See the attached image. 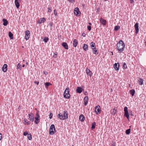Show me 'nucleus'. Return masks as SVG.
<instances>
[{
    "mask_svg": "<svg viewBox=\"0 0 146 146\" xmlns=\"http://www.w3.org/2000/svg\"><path fill=\"white\" fill-rule=\"evenodd\" d=\"M125 44L123 41L121 40H119L117 44V49L119 53H121L124 50L125 48Z\"/></svg>",
    "mask_w": 146,
    "mask_h": 146,
    "instance_id": "obj_1",
    "label": "nucleus"
},
{
    "mask_svg": "<svg viewBox=\"0 0 146 146\" xmlns=\"http://www.w3.org/2000/svg\"><path fill=\"white\" fill-rule=\"evenodd\" d=\"M58 117L60 120H64L68 118V112L66 111H64L63 114L61 113H59L58 115Z\"/></svg>",
    "mask_w": 146,
    "mask_h": 146,
    "instance_id": "obj_2",
    "label": "nucleus"
},
{
    "mask_svg": "<svg viewBox=\"0 0 146 146\" xmlns=\"http://www.w3.org/2000/svg\"><path fill=\"white\" fill-rule=\"evenodd\" d=\"M70 88H67L65 89L64 93V98L68 99L70 98V95L69 94Z\"/></svg>",
    "mask_w": 146,
    "mask_h": 146,
    "instance_id": "obj_3",
    "label": "nucleus"
},
{
    "mask_svg": "<svg viewBox=\"0 0 146 146\" xmlns=\"http://www.w3.org/2000/svg\"><path fill=\"white\" fill-rule=\"evenodd\" d=\"M56 131L55 127V126L54 124H52L50 126L49 130V134L53 135Z\"/></svg>",
    "mask_w": 146,
    "mask_h": 146,
    "instance_id": "obj_4",
    "label": "nucleus"
},
{
    "mask_svg": "<svg viewBox=\"0 0 146 146\" xmlns=\"http://www.w3.org/2000/svg\"><path fill=\"white\" fill-rule=\"evenodd\" d=\"M124 116L126 117L127 119L129 120V114L128 110V108L127 107H125L124 108Z\"/></svg>",
    "mask_w": 146,
    "mask_h": 146,
    "instance_id": "obj_5",
    "label": "nucleus"
},
{
    "mask_svg": "<svg viewBox=\"0 0 146 146\" xmlns=\"http://www.w3.org/2000/svg\"><path fill=\"white\" fill-rule=\"evenodd\" d=\"M28 119L32 121H33L34 119V114L32 113H30L28 114Z\"/></svg>",
    "mask_w": 146,
    "mask_h": 146,
    "instance_id": "obj_6",
    "label": "nucleus"
},
{
    "mask_svg": "<svg viewBox=\"0 0 146 146\" xmlns=\"http://www.w3.org/2000/svg\"><path fill=\"white\" fill-rule=\"evenodd\" d=\"M35 122L36 124H37L40 121V116L37 113H36V116L35 117Z\"/></svg>",
    "mask_w": 146,
    "mask_h": 146,
    "instance_id": "obj_7",
    "label": "nucleus"
},
{
    "mask_svg": "<svg viewBox=\"0 0 146 146\" xmlns=\"http://www.w3.org/2000/svg\"><path fill=\"white\" fill-rule=\"evenodd\" d=\"M74 14L76 15L79 16L80 14V12L79 11L78 7L76 8L74 10Z\"/></svg>",
    "mask_w": 146,
    "mask_h": 146,
    "instance_id": "obj_8",
    "label": "nucleus"
},
{
    "mask_svg": "<svg viewBox=\"0 0 146 146\" xmlns=\"http://www.w3.org/2000/svg\"><path fill=\"white\" fill-rule=\"evenodd\" d=\"M100 108V107L99 106H96L95 107V111L97 114H98L100 113L101 110Z\"/></svg>",
    "mask_w": 146,
    "mask_h": 146,
    "instance_id": "obj_9",
    "label": "nucleus"
},
{
    "mask_svg": "<svg viewBox=\"0 0 146 146\" xmlns=\"http://www.w3.org/2000/svg\"><path fill=\"white\" fill-rule=\"evenodd\" d=\"M25 38L26 40H28L29 37L30 32L28 30H27L25 31Z\"/></svg>",
    "mask_w": 146,
    "mask_h": 146,
    "instance_id": "obj_10",
    "label": "nucleus"
},
{
    "mask_svg": "<svg viewBox=\"0 0 146 146\" xmlns=\"http://www.w3.org/2000/svg\"><path fill=\"white\" fill-rule=\"evenodd\" d=\"M139 24L138 23H136L135 25L134 26L135 28V33L136 34H137L138 32L139 31V25H138Z\"/></svg>",
    "mask_w": 146,
    "mask_h": 146,
    "instance_id": "obj_11",
    "label": "nucleus"
},
{
    "mask_svg": "<svg viewBox=\"0 0 146 146\" xmlns=\"http://www.w3.org/2000/svg\"><path fill=\"white\" fill-rule=\"evenodd\" d=\"M86 71L87 75H89L90 77L92 76V72L87 68H86Z\"/></svg>",
    "mask_w": 146,
    "mask_h": 146,
    "instance_id": "obj_12",
    "label": "nucleus"
},
{
    "mask_svg": "<svg viewBox=\"0 0 146 146\" xmlns=\"http://www.w3.org/2000/svg\"><path fill=\"white\" fill-rule=\"evenodd\" d=\"M114 68L115 70H118L119 69V64L115 63L114 65Z\"/></svg>",
    "mask_w": 146,
    "mask_h": 146,
    "instance_id": "obj_13",
    "label": "nucleus"
},
{
    "mask_svg": "<svg viewBox=\"0 0 146 146\" xmlns=\"http://www.w3.org/2000/svg\"><path fill=\"white\" fill-rule=\"evenodd\" d=\"M7 64H4L2 68L3 71L4 72H6L7 70Z\"/></svg>",
    "mask_w": 146,
    "mask_h": 146,
    "instance_id": "obj_14",
    "label": "nucleus"
},
{
    "mask_svg": "<svg viewBox=\"0 0 146 146\" xmlns=\"http://www.w3.org/2000/svg\"><path fill=\"white\" fill-rule=\"evenodd\" d=\"M20 0H15V5L17 8H18L20 6V4L19 3V1H20Z\"/></svg>",
    "mask_w": 146,
    "mask_h": 146,
    "instance_id": "obj_15",
    "label": "nucleus"
},
{
    "mask_svg": "<svg viewBox=\"0 0 146 146\" xmlns=\"http://www.w3.org/2000/svg\"><path fill=\"white\" fill-rule=\"evenodd\" d=\"M100 23L104 25H106V21L104 19H100Z\"/></svg>",
    "mask_w": 146,
    "mask_h": 146,
    "instance_id": "obj_16",
    "label": "nucleus"
},
{
    "mask_svg": "<svg viewBox=\"0 0 146 146\" xmlns=\"http://www.w3.org/2000/svg\"><path fill=\"white\" fill-rule=\"evenodd\" d=\"M84 105L85 106H86L88 100V97L87 96L85 97L84 98Z\"/></svg>",
    "mask_w": 146,
    "mask_h": 146,
    "instance_id": "obj_17",
    "label": "nucleus"
},
{
    "mask_svg": "<svg viewBox=\"0 0 146 146\" xmlns=\"http://www.w3.org/2000/svg\"><path fill=\"white\" fill-rule=\"evenodd\" d=\"M76 91L77 93L80 94L82 92V89L81 87H78L77 88Z\"/></svg>",
    "mask_w": 146,
    "mask_h": 146,
    "instance_id": "obj_18",
    "label": "nucleus"
},
{
    "mask_svg": "<svg viewBox=\"0 0 146 146\" xmlns=\"http://www.w3.org/2000/svg\"><path fill=\"white\" fill-rule=\"evenodd\" d=\"M79 119L81 121H83L85 119V117L83 115L81 114L79 116Z\"/></svg>",
    "mask_w": 146,
    "mask_h": 146,
    "instance_id": "obj_19",
    "label": "nucleus"
},
{
    "mask_svg": "<svg viewBox=\"0 0 146 146\" xmlns=\"http://www.w3.org/2000/svg\"><path fill=\"white\" fill-rule=\"evenodd\" d=\"M62 46L66 49H68V46L66 42H63L62 44Z\"/></svg>",
    "mask_w": 146,
    "mask_h": 146,
    "instance_id": "obj_20",
    "label": "nucleus"
},
{
    "mask_svg": "<svg viewBox=\"0 0 146 146\" xmlns=\"http://www.w3.org/2000/svg\"><path fill=\"white\" fill-rule=\"evenodd\" d=\"M90 46L92 49H96L95 44L93 42H92L90 43Z\"/></svg>",
    "mask_w": 146,
    "mask_h": 146,
    "instance_id": "obj_21",
    "label": "nucleus"
},
{
    "mask_svg": "<svg viewBox=\"0 0 146 146\" xmlns=\"http://www.w3.org/2000/svg\"><path fill=\"white\" fill-rule=\"evenodd\" d=\"M2 21L3 22V25L5 26H7L8 23V21L6 19H3Z\"/></svg>",
    "mask_w": 146,
    "mask_h": 146,
    "instance_id": "obj_22",
    "label": "nucleus"
},
{
    "mask_svg": "<svg viewBox=\"0 0 146 146\" xmlns=\"http://www.w3.org/2000/svg\"><path fill=\"white\" fill-rule=\"evenodd\" d=\"M78 44V40L76 39H74L73 40V45L74 46L76 47Z\"/></svg>",
    "mask_w": 146,
    "mask_h": 146,
    "instance_id": "obj_23",
    "label": "nucleus"
},
{
    "mask_svg": "<svg viewBox=\"0 0 146 146\" xmlns=\"http://www.w3.org/2000/svg\"><path fill=\"white\" fill-rule=\"evenodd\" d=\"M46 19H40V20L39 19L38 21H37V22L39 24H41L42 23H44Z\"/></svg>",
    "mask_w": 146,
    "mask_h": 146,
    "instance_id": "obj_24",
    "label": "nucleus"
},
{
    "mask_svg": "<svg viewBox=\"0 0 146 146\" xmlns=\"http://www.w3.org/2000/svg\"><path fill=\"white\" fill-rule=\"evenodd\" d=\"M143 80L141 78H139L138 81V83L140 85H142L143 84Z\"/></svg>",
    "mask_w": 146,
    "mask_h": 146,
    "instance_id": "obj_25",
    "label": "nucleus"
},
{
    "mask_svg": "<svg viewBox=\"0 0 146 146\" xmlns=\"http://www.w3.org/2000/svg\"><path fill=\"white\" fill-rule=\"evenodd\" d=\"M83 48L85 51H86L88 50V45L86 44H84L83 46Z\"/></svg>",
    "mask_w": 146,
    "mask_h": 146,
    "instance_id": "obj_26",
    "label": "nucleus"
},
{
    "mask_svg": "<svg viewBox=\"0 0 146 146\" xmlns=\"http://www.w3.org/2000/svg\"><path fill=\"white\" fill-rule=\"evenodd\" d=\"M51 85L52 84L50 83L49 82H46L44 84V85L46 88H48V86H49Z\"/></svg>",
    "mask_w": 146,
    "mask_h": 146,
    "instance_id": "obj_27",
    "label": "nucleus"
},
{
    "mask_svg": "<svg viewBox=\"0 0 146 146\" xmlns=\"http://www.w3.org/2000/svg\"><path fill=\"white\" fill-rule=\"evenodd\" d=\"M9 36L11 39H13V35L10 31L9 32Z\"/></svg>",
    "mask_w": 146,
    "mask_h": 146,
    "instance_id": "obj_28",
    "label": "nucleus"
},
{
    "mask_svg": "<svg viewBox=\"0 0 146 146\" xmlns=\"http://www.w3.org/2000/svg\"><path fill=\"white\" fill-rule=\"evenodd\" d=\"M135 92V90L133 89L131 90L130 91V94L132 95V96L134 95Z\"/></svg>",
    "mask_w": 146,
    "mask_h": 146,
    "instance_id": "obj_29",
    "label": "nucleus"
},
{
    "mask_svg": "<svg viewBox=\"0 0 146 146\" xmlns=\"http://www.w3.org/2000/svg\"><path fill=\"white\" fill-rule=\"evenodd\" d=\"M92 51L93 53L97 55L98 54V52H97V50H96V49H92Z\"/></svg>",
    "mask_w": 146,
    "mask_h": 146,
    "instance_id": "obj_30",
    "label": "nucleus"
},
{
    "mask_svg": "<svg viewBox=\"0 0 146 146\" xmlns=\"http://www.w3.org/2000/svg\"><path fill=\"white\" fill-rule=\"evenodd\" d=\"M96 125V123L95 122H93L92 123L91 129H93L95 128Z\"/></svg>",
    "mask_w": 146,
    "mask_h": 146,
    "instance_id": "obj_31",
    "label": "nucleus"
},
{
    "mask_svg": "<svg viewBox=\"0 0 146 146\" xmlns=\"http://www.w3.org/2000/svg\"><path fill=\"white\" fill-rule=\"evenodd\" d=\"M117 112V110L115 109V108L113 109V111L112 113V114L113 115H114Z\"/></svg>",
    "mask_w": 146,
    "mask_h": 146,
    "instance_id": "obj_32",
    "label": "nucleus"
},
{
    "mask_svg": "<svg viewBox=\"0 0 146 146\" xmlns=\"http://www.w3.org/2000/svg\"><path fill=\"white\" fill-rule=\"evenodd\" d=\"M49 39L48 37H44V39L43 40L45 42H47Z\"/></svg>",
    "mask_w": 146,
    "mask_h": 146,
    "instance_id": "obj_33",
    "label": "nucleus"
},
{
    "mask_svg": "<svg viewBox=\"0 0 146 146\" xmlns=\"http://www.w3.org/2000/svg\"><path fill=\"white\" fill-rule=\"evenodd\" d=\"M21 65L20 63H18L17 66V69H19L20 70L21 69Z\"/></svg>",
    "mask_w": 146,
    "mask_h": 146,
    "instance_id": "obj_34",
    "label": "nucleus"
},
{
    "mask_svg": "<svg viewBox=\"0 0 146 146\" xmlns=\"http://www.w3.org/2000/svg\"><path fill=\"white\" fill-rule=\"evenodd\" d=\"M130 131H131L130 129H127L125 133L129 135L130 133Z\"/></svg>",
    "mask_w": 146,
    "mask_h": 146,
    "instance_id": "obj_35",
    "label": "nucleus"
},
{
    "mask_svg": "<svg viewBox=\"0 0 146 146\" xmlns=\"http://www.w3.org/2000/svg\"><path fill=\"white\" fill-rule=\"evenodd\" d=\"M27 137L29 140H31L32 139V136L30 134H28Z\"/></svg>",
    "mask_w": 146,
    "mask_h": 146,
    "instance_id": "obj_36",
    "label": "nucleus"
},
{
    "mask_svg": "<svg viewBox=\"0 0 146 146\" xmlns=\"http://www.w3.org/2000/svg\"><path fill=\"white\" fill-rule=\"evenodd\" d=\"M127 66L126 63L125 62H124L123 66V68L124 69L127 68Z\"/></svg>",
    "mask_w": 146,
    "mask_h": 146,
    "instance_id": "obj_37",
    "label": "nucleus"
},
{
    "mask_svg": "<svg viewBox=\"0 0 146 146\" xmlns=\"http://www.w3.org/2000/svg\"><path fill=\"white\" fill-rule=\"evenodd\" d=\"M52 8L51 7H49L48 8V12H50L51 11Z\"/></svg>",
    "mask_w": 146,
    "mask_h": 146,
    "instance_id": "obj_38",
    "label": "nucleus"
},
{
    "mask_svg": "<svg viewBox=\"0 0 146 146\" xmlns=\"http://www.w3.org/2000/svg\"><path fill=\"white\" fill-rule=\"evenodd\" d=\"M119 28V27L116 26L114 27V30L115 31H117L118 30Z\"/></svg>",
    "mask_w": 146,
    "mask_h": 146,
    "instance_id": "obj_39",
    "label": "nucleus"
},
{
    "mask_svg": "<svg viewBox=\"0 0 146 146\" xmlns=\"http://www.w3.org/2000/svg\"><path fill=\"white\" fill-rule=\"evenodd\" d=\"M54 14L55 15V16H56L57 15V13L56 9L54 10Z\"/></svg>",
    "mask_w": 146,
    "mask_h": 146,
    "instance_id": "obj_40",
    "label": "nucleus"
},
{
    "mask_svg": "<svg viewBox=\"0 0 146 146\" xmlns=\"http://www.w3.org/2000/svg\"><path fill=\"white\" fill-rule=\"evenodd\" d=\"M52 115H53L52 113H50V115H49V118L50 119H52Z\"/></svg>",
    "mask_w": 146,
    "mask_h": 146,
    "instance_id": "obj_41",
    "label": "nucleus"
},
{
    "mask_svg": "<svg viewBox=\"0 0 146 146\" xmlns=\"http://www.w3.org/2000/svg\"><path fill=\"white\" fill-rule=\"evenodd\" d=\"M89 31H90L91 29V26H88L87 27Z\"/></svg>",
    "mask_w": 146,
    "mask_h": 146,
    "instance_id": "obj_42",
    "label": "nucleus"
},
{
    "mask_svg": "<svg viewBox=\"0 0 146 146\" xmlns=\"http://www.w3.org/2000/svg\"><path fill=\"white\" fill-rule=\"evenodd\" d=\"M28 134V132H24L23 133V135H24V136H26L27 134Z\"/></svg>",
    "mask_w": 146,
    "mask_h": 146,
    "instance_id": "obj_43",
    "label": "nucleus"
},
{
    "mask_svg": "<svg viewBox=\"0 0 146 146\" xmlns=\"http://www.w3.org/2000/svg\"><path fill=\"white\" fill-rule=\"evenodd\" d=\"M34 83H36L37 85H38L39 84V82H37L36 81H34Z\"/></svg>",
    "mask_w": 146,
    "mask_h": 146,
    "instance_id": "obj_44",
    "label": "nucleus"
},
{
    "mask_svg": "<svg viewBox=\"0 0 146 146\" xmlns=\"http://www.w3.org/2000/svg\"><path fill=\"white\" fill-rule=\"evenodd\" d=\"M130 2L131 4L133 3L134 2V0H130Z\"/></svg>",
    "mask_w": 146,
    "mask_h": 146,
    "instance_id": "obj_45",
    "label": "nucleus"
},
{
    "mask_svg": "<svg viewBox=\"0 0 146 146\" xmlns=\"http://www.w3.org/2000/svg\"><path fill=\"white\" fill-rule=\"evenodd\" d=\"M30 124V122L28 121H27L26 123L25 124H27V125H29Z\"/></svg>",
    "mask_w": 146,
    "mask_h": 146,
    "instance_id": "obj_46",
    "label": "nucleus"
},
{
    "mask_svg": "<svg viewBox=\"0 0 146 146\" xmlns=\"http://www.w3.org/2000/svg\"><path fill=\"white\" fill-rule=\"evenodd\" d=\"M69 2L71 3H73L74 1V0H69Z\"/></svg>",
    "mask_w": 146,
    "mask_h": 146,
    "instance_id": "obj_47",
    "label": "nucleus"
},
{
    "mask_svg": "<svg viewBox=\"0 0 146 146\" xmlns=\"http://www.w3.org/2000/svg\"><path fill=\"white\" fill-rule=\"evenodd\" d=\"M44 74L45 75H47L48 74V73L46 71H44Z\"/></svg>",
    "mask_w": 146,
    "mask_h": 146,
    "instance_id": "obj_48",
    "label": "nucleus"
},
{
    "mask_svg": "<svg viewBox=\"0 0 146 146\" xmlns=\"http://www.w3.org/2000/svg\"><path fill=\"white\" fill-rule=\"evenodd\" d=\"M2 138V135L0 133V140H1Z\"/></svg>",
    "mask_w": 146,
    "mask_h": 146,
    "instance_id": "obj_49",
    "label": "nucleus"
},
{
    "mask_svg": "<svg viewBox=\"0 0 146 146\" xmlns=\"http://www.w3.org/2000/svg\"><path fill=\"white\" fill-rule=\"evenodd\" d=\"M82 35L84 37L85 36H86V34L84 33H83L82 34Z\"/></svg>",
    "mask_w": 146,
    "mask_h": 146,
    "instance_id": "obj_50",
    "label": "nucleus"
},
{
    "mask_svg": "<svg viewBox=\"0 0 146 146\" xmlns=\"http://www.w3.org/2000/svg\"><path fill=\"white\" fill-rule=\"evenodd\" d=\"M24 121L26 123L27 121V119L26 118H25L24 119Z\"/></svg>",
    "mask_w": 146,
    "mask_h": 146,
    "instance_id": "obj_51",
    "label": "nucleus"
},
{
    "mask_svg": "<svg viewBox=\"0 0 146 146\" xmlns=\"http://www.w3.org/2000/svg\"><path fill=\"white\" fill-rule=\"evenodd\" d=\"M57 54V53L56 52H55V53H54V55L56 56Z\"/></svg>",
    "mask_w": 146,
    "mask_h": 146,
    "instance_id": "obj_52",
    "label": "nucleus"
},
{
    "mask_svg": "<svg viewBox=\"0 0 146 146\" xmlns=\"http://www.w3.org/2000/svg\"><path fill=\"white\" fill-rule=\"evenodd\" d=\"M49 25H50V26L51 27H52V24L51 23H49Z\"/></svg>",
    "mask_w": 146,
    "mask_h": 146,
    "instance_id": "obj_53",
    "label": "nucleus"
},
{
    "mask_svg": "<svg viewBox=\"0 0 146 146\" xmlns=\"http://www.w3.org/2000/svg\"><path fill=\"white\" fill-rule=\"evenodd\" d=\"M22 67H24L25 66V64H23V65H22Z\"/></svg>",
    "mask_w": 146,
    "mask_h": 146,
    "instance_id": "obj_54",
    "label": "nucleus"
},
{
    "mask_svg": "<svg viewBox=\"0 0 146 146\" xmlns=\"http://www.w3.org/2000/svg\"><path fill=\"white\" fill-rule=\"evenodd\" d=\"M88 24H89V25H91V23H88Z\"/></svg>",
    "mask_w": 146,
    "mask_h": 146,
    "instance_id": "obj_55",
    "label": "nucleus"
},
{
    "mask_svg": "<svg viewBox=\"0 0 146 146\" xmlns=\"http://www.w3.org/2000/svg\"><path fill=\"white\" fill-rule=\"evenodd\" d=\"M145 46H146V41H145Z\"/></svg>",
    "mask_w": 146,
    "mask_h": 146,
    "instance_id": "obj_56",
    "label": "nucleus"
},
{
    "mask_svg": "<svg viewBox=\"0 0 146 146\" xmlns=\"http://www.w3.org/2000/svg\"><path fill=\"white\" fill-rule=\"evenodd\" d=\"M26 64H27V65H28V62H26Z\"/></svg>",
    "mask_w": 146,
    "mask_h": 146,
    "instance_id": "obj_57",
    "label": "nucleus"
},
{
    "mask_svg": "<svg viewBox=\"0 0 146 146\" xmlns=\"http://www.w3.org/2000/svg\"><path fill=\"white\" fill-rule=\"evenodd\" d=\"M112 146H115V145H112Z\"/></svg>",
    "mask_w": 146,
    "mask_h": 146,
    "instance_id": "obj_58",
    "label": "nucleus"
},
{
    "mask_svg": "<svg viewBox=\"0 0 146 146\" xmlns=\"http://www.w3.org/2000/svg\"><path fill=\"white\" fill-rule=\"evenodd\" d=\"M39 112V111H37V113H37L38 114V113Z\"/></svg>",
    "mask_w": 146,
    "mask_h": 146,
    "instance_id": "obj_59",
    "label": "nucleus"
},
{
    "mask_svg": "<svg viewBox=\"0 0 146 146\" xmlns=\"http://www.w3.org/2000/svg\"><path fill=\"white\" fill-rule=\"evenodd\" d=\"M111 54H112V55L113 54V52H112V53H111Z\"/></svg>",
    "mask_w": 146,
    "mask_h": 146,
    "instance_id": "obj_60",
    "label": "nucleus"
},
{
    "mask_svg": "<svg viewBox=\"0 0 146 146\" xmlns=\"http://www.w3.org/2000/svg\"><path fill=\"white\" fill-rule=\"evenodd\" d=\"M111 54H112V55L113 54V52H112V53H111Z\"/></svg>",
    "mask_w": 146,
    "mask_h": 146,
    "instance_id": "obj_61",
    "label": "nucleus"
}]
</instances>
